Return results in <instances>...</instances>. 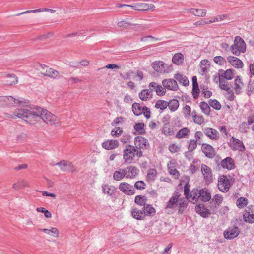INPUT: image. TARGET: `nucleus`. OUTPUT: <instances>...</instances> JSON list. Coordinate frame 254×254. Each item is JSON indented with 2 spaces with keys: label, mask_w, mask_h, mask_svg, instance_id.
Returning a JSON list of instances; mask_svg holds the SVG:
<instances>
[{
  "label": "nucleus",
  "mask_w": 254,
  "mask_h": 254,
  "mask_svg": "<svg viewBox=\"0 0 254 254\" xmlns=\"http://www.w3.org/2000/svg\"><path fill=\"white\" fill-rule=\"evenodd\" d=\"M13 114L30 124L42 119L46 124L52 125L56 124L58 121L57 117L50 112L38 106L16 109Z\"/></svg>",
  "instance_id": "1"
},
{
  "label": "nucleus",
  "mask_w": 254,
  "mask_h": 254,
  "mask_svg": "<svg viewBox=\"0 0 254 254\" xmlns=\"http://www.w3.org/2000/svg\"><path fill=\"white\" fill-rule=\"evenodd\" d=\"M142 156V151L134 146L128 145L123 151V159L126 163H131L135 156L140 158Z\"/></svg>",
  "instance_id": "2"
},
{
  "label": "nucleus",
  "mask_w": 254,
  "mask_h": 254,
  "mask_svg": "<svg viewBox=\"0 0 254 254\" xmlns=\"http://www.w3.org/2000/svg\"><path fill=\"white\" fill-rule=\"evenodd\" d=\"M230 51L233 55L239 56L246 51V44L239 36H235L234 43L230 47Z\"/></svg>",
  "instance_id": "3"
},
{
  "label": "nucleus",
  "mask_w": 254,
  "mask_h": 254,
  "mask_svg": "<svg viewBox=\"0 0 254 254\" xmlns=\"http://www.w3.org/2000/svg\"><path fill=\"white\" fill-rule=\"evenodd\" d=\"M189 191L190 185L189 183H186L184 186V195L186 198L193 203H197L200 198V189H193L190 193H189Z\"/></svg>",
  "instance_id": "4"
},
{
  "label": "nucleus",
  "mask_w": 254,
  "mask_h": 254,
  "mask_svg": "<svg viewBox=\"0 0 254 254\" xmlns=\"http://www.w3.org/2000/svg\"><path fill=\"white\" fill-rule=\"evenodd\" d=\"M152 68L157 72L168 73L172 70V66L162 61H155L152 64Z\"/></svg>",
  "instance_id": "5"
},
{
  "label": "nucleus",
  "mask_w": 254,
  "mask_h": 254,
  "mask_svg": "<svg viewBox=\"0 0 254 254\" xmlns=\"http://www.w3.org/2000/svg\"><path fill=\"white\" fill-rule=\"evenodd\" d=\"M229 145L233 151H239L243 152L246 150V147L242 141L234 137H232L230 138Z\"/></svg>",
  "instance_id": "6"
},
{
  "label": "nucleus",
  "mask_w": 254,
  "mask_h": 254,
  "mask_svg": "<svg viewBox=\"0 0 254 254\" xmlns=\"http://www.w3.org/2000/svg\"><path fill=\"white\" fill-rule=\"evenodd\" d=\"M181 194L179 191H175L172 196L170 197V199L167 203L166 206L165 207V210L167 211L168 210L174 209L176 206L178 205V202L180 200V197Z\"/></svg>",
  "instance_id": "7"
},
{
  "label": "nucleus",
  "mask_w": 254,
  "mask_h": 254,
  "mask_svg": "<svg viewBox=\"0 0 254 254\" xmlns=\"http://www.w3.org/2000/svg\"><path fill=\"white\" fill-rule=\"evenodd\" d=\"M201 171L206 183H211L213 179L211 169L207 165L202 164L201 165Z\"/></svg>",
  "instance_id": "8"
},
{
  "label": "nucleus",
  "mask_w": 254,
  "mask_h": 254,
  "mask_svg": "<svg viewBox=\"0 0 254 254\" xmlns=\"http://www.w3.org/2000/svg\"><path fill=\"white\" fill-rule=\"evenodd\" d=\"M119 189L122 192L128 195H132L135 193L134 187L126 182L121 183L119 186Z\"/></svg>",
  "instance_id": "9"
},
{
  "label": "nucleus",
  "mask_w": 254,
  "mask_h": 254,
  "mask_svg": "<svg viewBox=\"0 0 254 254\" xmlns=\"http://www.w3.org/2000/svg\"><path fill=\"white\" fill-rule=\"evenodd\" d=\"M230 187V181L226 176L222 175L219 177L218 179V187L221 191L223 192H227Z\"/></svg>",
  "instance_id": "10"
},
{
  "label": "nucleus",
  "mask_w": 254,
  "mask_h": 254,
  "mask_svg": "<svg viewBox=\"0 0 254 254\" xmlns=\"http://www.w3.org/2000/svg\"><path fill=\"white\" fill-rule=\"evenodd\" d=\"M239 229L237 226L229 227L224 232V237L227 239H233L240 234Z\"/></svg>",
  "instance_id": "11"
},
{
  "label": "nucleus",
  "mask_w": 254,
  "mask_h": 254,
  "mask_svg": "<svg viewBox=\"0 0 254 254\" xmlns=\"http://www.w3.org/2000/svg\"><path fill=\"white\" fill-rule=\"evenodd\" d=\"M60 166L61 170L64 172H73L76 171V169L72 163L66 160H62L55 164Z\"/></svg>",
  "instance_id": "12"
},
{
  "label": "nucleus",
  "mask_w": 254,
  "mask_h": 254,
  "mask_svg": "<svg viewBox=\"0 0 254 254\" xmlns=\"http://www.w3.org/2000/svg\"><path fill=\"white\" fill-rule=\"evenodd\" d=\"M243 219L245 222L249 223H254V206L250 205L245 209Z\"/></svg>",
  "instance_id": "13"
},
{
  "label": "nucleus",
  "mask_w": 254,
  "mask_h": 254,
  "mask_svg": "<svg viewBox=\"0 0 254 254\" xmlns=\"http://www.w3.org/2000/svg\"><path fill=\"white\" fill-rule=\"evenodd\" d=\"M20 102L11 96L0 97V106H12Z\"/></svg>",
  "instance_id": "14"
},
{
  "label": "nucleus",
  "mask_w": 254,
  "mask_h": 254,
  "mask_svg": "<svg viewBox=\"0 0 254 254\" xmlns=\"http://www.w3.org/2000/svg\"><path fill=\"white\" fill-rule=\"evenodd\" d=\"M220 165L222 168L231 170L235 168V164L233 159L227 157L221 161Z\"/></svg>",
  "instance_id": "15"
},
{
  "label": "nucleus",
  "mask_w": 254,
  "mask_h": 254,
  "mask_svg": "<svg viewBox=\"0 0 254 254\" xmlns=\"http://www.w3.org/2000/svg\"><path fill=\"white\" fill-rule=\"evenodd\" d=\"M135 147L141 150V149L146 148L149 144L148 140L141 136H137L134 139Z\"/></svg>",
  "instance_id": "16"
},
{
  "label": "nucleus",
  "mask_w": 254,
  "mask_h": 254,
  "mask_svg": "<svg viewBox=\"0 0 254 254\" xmlns=\"http://www.w3.org/2000/svg\"><path fill=\"white\" fill-rule=\"evenodd\" d=\"M119 145V141L115 139H108L102 143V147L107 150H113Z\"/></svg>",
  "instance_id": "17"
},
{
  "label": "nucleus",
  "mask_w": 254,
  "mask_h": 254,
  "mask_svg": "<svg viewBox=\"0 0 254 254\" xmlns=\"http://www.w3.org/2000/svg\"><path fill=\"white\" fill-rule=\"evenodd\" d=\"M201 149L205 156L208 158H213L215 155V151L210 145L203 144Z\"/></svg>",
  "instance_id": "18"
},
{
  "label": "nucleus",
  "mask_w": 254,
  "mask_h": 254,
  "mask_svg": "<svg viewBox=\"0 0 254 254\" xmlns=\"http://www.w3.org/2000/svg\"><path fill=\"white\" fill-rule=\"evenodd\" d=\"M124 170L126 178L133 179L138 174V170L135 166H129L124 169Z\"/></svg>",
  "instance_id": "19"
},
{
  "label": "nucleus",
  "mask_w": 254,
  "mask_h": 254,
  "mask_svg": "<svg viewBox=\"0 0 254 254\" xmlns=\"http://www.w3.org/2000/svg\"><path fill=\"white\" fill-rule=\"evenodd\" d=\"M162 85L165 88L170 90L176 91L178 89L176 81L173 79L163 80L162 81Z\"/></svg>",
  "instance_id": "20"
},
{
  "label": "nucleus",
  "mask_w": 254,
  "mask_h": 254,
  "mask_svg": "<svg viewBox=\"0 0 254 254\" xmlns=\"http://www.w3.org/2000/svg\"><path fill=\"white\" fill-rule=\"evenodd\" d=\"M204 134L209 139L217 140L219 138V134L217 130L212 128H206L203 129Z\"/></svg>",
  "instance_id": "21"
},
{
  "label": "nucleus",
  "mask_w": 254,
  "mask_h": 254,
  "mask_svg": "<svg viewBox=\"0 0 254 254\" xmlns=\"http://www.w3.org/2000/svg\"><path fill=\"white\" fill-rule=\"evenodd\" d=\"M227 59L228 62L236 68H242L244 66L243 62L236 57L230 56Z\"/></svg>",
  "instance_id": "22"
},
{
  "label": "nucleus",
  "mask_w": 254,
  "mask_h": 254,
  "mask_svg": "<svg viewBox=\"0 0 254 254\" xmlns=\"http://www.w3.org/2000/svg\"><path fill=\"white\" fill-rule=\"evenodd\" d=\"M143 209L140 210L138 208H133L131 211L132 217L138 220H144L145 218Z\"/></svg>",
  "instance_id": "23"
},
{
  "label": "nucleus",
  "mask_w": 254,
  "mask_h": 254,
  "mask_svg": "<svg viewBox=\"0 0 254 254\" xmlns=\"http://www.w3.org/2000/svg\"><path fill=\"white\" fill-rule=\"evenodd\" d=\"M199 199L202 202H207L211 199V195L209 190L206 188L200 189Z\"/></svg>",
  "instance_id": "24"
},
{
  "label": "nucleus",
  "mask_w": 254,
  "mask_h": 254,
  "mask_svg": "<svg viewBox=\"0 0 254 254\" xmlns=\"http://www.w3.org/2000/svg\"><path fill=\"white\" fill-rule=\"evenodd\" d=\"M195 210L198 214L204 218L207 217L208 215L210 213L209 212V210L207 209L203 204L196 205Z\"/></svg>",
  "instance_id": "25"
},
{
  "label": "nucleus",
  "mask_w": 254,
  "mask_h": 254,
  "mask_svg": "<svg viewBox=\"0 0 254 254\" xmlns=\"http://www.w3.org/2000/svg\"><path fill=\"white\" fill-rule=\"evenodd\" d=\"M41 74L45 76L55 78L59 76V72L48 66L45 71H41Z\"/></svg>",
  "instance_id": "26"
},
{
  "label": "nucleus",
  "mask_w": 254,
  "mask_h": 254,
  "mask_svg": "<svg viewBox=\"0 0 254 254\" xmlns=\"http://www.w3.org/2000/svg\"><path fill=\"white\" fill-rule=\"evenodd\" d=\"M129 7L136 10L146 11L152 8L153 7H154V5L153 4H148L147 3H137L134 5L129 6Z\"/></svg>",
  "instance_id": "27"
},
{
  "label": "nucleus",
  "mask_w": 254,
  "mask_h": 254,
  "mask_svg": "<svg viewBox=\"0 0 254 254\" xmlns=\"http://www.w3.org/2000/svg\"><path fill=\"white\" fill-rule=\"evenodd\" d=\"M233 70L229 69L224 71L223 70H219V77H223L227 80H231L233 78L234 73Z\"/></svg>",
  "instance_id": "28"
},
{
  "label": "nucleus",
  "mask_w": 254,
  "mask_h": 254,
  "mask_svg": "<svg viewBox=\"0 0 254 254\" xmlns=\"http://www.w3.org/2000/svg\"><path fill=\"white\" fill-rule=\"evenodd\" d=\"M139 97L142 101H147L152 97V93L149 89H143L139 93Z\"/></svg>",
  "instance_id": "29"
},
{
  "label": "nucleus",
  "mask_w": 254,
  "mask_h": 254,
  "mask_svg": "<svg viewBox=\"0 0 254 254\" xmlns=\"http://www.w3.org/2000/svg\"><path fill=\"white\" fill-rule=\"evenodd\" d=\"M244 84L242 82L241 79L239 76H237L234 80V89L236 94H239L241 92V90L244 87Z\"/></svg>",
  "instance_id": "30"
},
{
  "label": "nucleus",
  "mask_w": 254,
  "mask_h": 254,
  "mask_svg": "<svg viewBox=\"0 0 254 254\" xmlns=\"http://www.w3.org/2000/svg\"><path fill=\"white\" fill-rule=\"evenodd\" d=\"M145 217L146 216H153L156 213L155 209L150 204H146L143 208Z\"/></svg>",
  "instance_id": "31"
},
{
  "label": "nucleus",
  "mask_w": 254,
  "mask_h": 254,
  "mask_svg": "<svg viewBox=\"0 0 254 254\" xmlns=\"http://www.w3.org/2000/svg\"><path fill=\"white\" fill-rule=\"evenodd\" d=\"M176 165V162L175 160H172L168 163L167 167L171 174L178 176L180 174L179 171L175 168Z\"/></svg>",
  "instance_id": "32"
},
{
  "label": "nucleus",
  "mask_w": 254,
  "mask_h": 254,
  "mask_svg": "<svg viewBox=\"0 0 254 254\" xmlns=\"http://www.w3.org/2000/svg\"><path fill=\"white\" fill-rule=\"evenodd\" d=\"M178 213L183 214L188 206V202L184 198H180L178 202Z\"/></svg>",
  "instance_id": "33"
},
{
  "label": "nucleus",
  "mask_w": 254,
  "mask_h": 254,
  "mask_svg": "<svg viewBox=\"0 0 254 254\" xmlns=\"http://www.w3.org/2000/svg\"><path fill=\"white\" fill-rule=\"evenodd\" d=\"M113 179L117 181L122 180L125 177V171L123 168H119L113 173Z\"/></svg>",
  "instance_id": "34"
},
{
  "label": "nucleus",
  "mask_w": 254,
  "mask_h": 254,
  "mask_svg": "<svg viewBox=\"0 0 254 254\" xmlns=\"http://www.w3.org/2000/svg\"><path fill=\"white\" fill-rule=\"evenodd\" d=\"M144 107H142L139 103H134L132 105V110L136 116L140 115L144 111Z\"/></svg>",
  "instance_id": "35"
},
{
  "label": "nucleus",
  "mask_w": 254,
  "mask_h": 254,
  "mask_svg": "<svg viewBox=\"0 0 254 254\" xmlns=\"http://www.w3.org/2000/svg\"><path fill=\"white\" fill-rule=\"evenodd\" d=\"M190 132V130L189 128L184 127L177 133L176 137L178 139L187 138Z\"/></svg>",
  "instance_id": "36"
},
{
  "label": "nucleus",
  "mask_w": 254,
  "mask_h": 254,
  "mask_svg": "<svg viewBox=\"0 0 254 254\" xmlns=\"http://www.w3.org/2000/svg\"><path fill=\"white\" fill-rule=\"evenodd\" d=\"M39 231H41L44 233L50 235L54 237L57 238L59 236V232L58 230L55 227H52L50 229H39Z\"/></svg>",
  "instance_id": "37"
},
{
  "label": "nucleus",
  "mask_w": 254,
  "mask_h": 254,
  "mask_svg": "<svg viewBox=\"0 0 254 254\" xmlns=\"http://www.w3.org/2000/svg\"><path fill=\"white\" fill-rule=\"evenodd\" d=\"M175 78L180 83H182L184 86H187L189 84V81L188 78L180 73L175 74Z\"/></svg>",
  "instance_id": "38"
},
{
  "label": "nucleus",
  "mask_w": 254,
  "mask_h": 254,
  "mask_svg": "<svg viewBox=\"0 0 254 254\" xmlns=\"http://www.w3.org/2000/svg\"><path fill=\"white\" fill-rule=\"evenodd\" d=\"M17 82V77L15 75L11 74L7 75L6 80L4 81L5 84L6 85H13Z\"/></svg>",
  "instance_id": "39"
},
{
  "label": "nucleus",
  "mask_w": 254,
  "mask_h": 254,
  "mask_svg": "<svg viewBox=\"0 0 254 254\" xmlns=\"http://www.w3.org/2000/svg\"><path fill=\"white\" fill-rule=\"evenodd\" d=\"M172 60L173 63L177 65H181L184 62V56L180 53L175 54L173 57Z\"/></svg>",
  "instance_id": "40"
},
{
  "label": "nucleus",
  "mask_w": 254,
  "mask_h": 254,
  "mask_svg": "<svg viewBox=\"0 0 254 254\" xmlns=\"http://www.w3.org/2000/svg\"><path fill=\"white\" fill-rule=\"evenodd\" d=\"M162 133L166 136H171L174 134V131L173 128L166 123L162 128Z\"/></svg>",
  "instance_id": "41"
},
{
  "label": "nucleus",
  "mask_w": 254,
  "mask_h": 254,
  "mask_svg": "<svg viewBox=\"0 0 254 254\" xmlns=\"http://www.w3.org/2000/svg\"><path fill=\"white\" fill-rule=\"evenodd\" d=\"M168 106L172 112L176 111L179 106V101L177 99L171 100L168 102Z\"/></svg>",
  "instance_id": "42"
},
{
  "label": "nucleus",
  "mask_w": 254,
  "mask_h": 254,
  "mask_svg": "<svg viewBox=\"0 0 254 254\" xmlns=\"http://www.w3.org/2000/svg\"><path fill=\"white\" fill-rule=\"evenodd\" d=\"M209 106V103L207 104L204 101H202L199 104V106L202 112L207 115H209L210 113L211 109Z\"/></svg>",
  "instance_id": "43"
},
{
  "label": "nucleus",
  "mask_w": 254,
  "mask_h": 254,
  "mask_svg": "<svg viewBox=\"0 0 254 254\" xmlns=\"http://www.w3.org/2000/svg\"><path fill=\"white\" fill-rule=\"evenodd\" d=\"M147 198L145 196L137 195L135 197L134 202L140 206H143L146 205Z\"/></svg>",
  "instance_id": "44"
},
{
  "label": "nucleus",
  "mask_w": 254,
  "mask_h": 254,
  "mask_svg": "<svg viewBox=\"0 0 254 254\" xmlns=\"http://www.w3.org/2000/svg\"><path fill=\"white\" fill-rule=\"evenodd\" d=\"M28 184L25 180H21L18 181L13 185V188L15 190H18L25 187H28Z\"/></svg>",
  "instance_id": "45"
},
{
  "label": "nucleus",
  "mask_w": 254,
  "mask_h": 254,
  "mask_svg": "<svg viewBox=\"0 0 254 254\" xmlns=\"http://www.w3.org/2000/svg\"><path fill=\"white\" fill-rule=\"evenodd\" d=\"M248 203V200L247 198L243 197L239 198L236 201L237 206L240 208H243L246 206Z\"/></svg>",
  "instance_id": "46"
},
{
  "label": "nucleus",
  "mask_w": 254,
  "mask_h": 254,
  "mask_svg": "<svg viewBox=\"0 0 254 254\" xmlns=\"http://www.w3.org/2000/svg\"><path fill=\"white\" fill-rule=\"evenodd\" d=\"M168 102L165 100H158L155 103V107L157 109H160L161 110H165L168 106Z\"/></svg>",
  "instance_id": "47"
},
{
  "label": "nucleus",
  "mask_w": 254,
  "mask_h": 254,
  "mask_svg": "<svg viewBox=\"0 0 254 254\" xmlns=\"http://www.w3.org/2000/svg\"><path fill=\"white\" fill-rule=\"evenodd\" d=\"M157 176V171L155 169H150L148 171L147 175V180L148 181H153Z\"/></svg>",
  "instance_id": "48"
},
{
  "label": "nucleus",
  "mask_w": 254,
  "mask_h": 254,
  "mask_svg": "<svg viewBox=\"0 0 254 254\" xmlns=\"http://www.w3.org/2000/svg\"><path fill=\"white\" fill-rule=\"evenodd\" d=\"M190 11H192V14L196 16L204 17L206 14V10L202 9H191Z\"/></svg>",
  "instance_id": "49"
},
{
  "label": "nucleus",
  "mask_w": 254,
  "mask_h": 254,
  "mask_svg": "<svg viewBox=\"0 0 254 254\" xmlns=\"http://www.w3.org/2000/svg\"><path fill=\"white\" fill-rule=\"evenodd\" d=\"M209 105L214 109L219 110L221 108V105L217 100L210 99L208 102Z\"/></svg>",
  "instance_id": "50"
},
{
  "label": "nucleus",
  "mask_w": 254,
  "mask_h": 254,
  "mask_svg": "<svg viewBox=\"0 0 254 254\" xmlns=\"http://www.w3.org/2000/svg\"><path fill=\"white\" fill-rule=\"evenodd\" d=\"M214 62L219 65H223L226 64V61L223 57L217 56L213 58Z\"/></svg>",
  "instance_id": "51"
},
{
  "label": "nucleus",
  "mask_w": 254,
  "mask_h": 254,
  "mask_svg": "<svg viewBox=\"0 0 254 254\" xmlns=\"http://www.w3.org/2000/svg\"><path fill=\"white\" fill-rule=\"evenodd\" d=\"M247 92L249 96L254 94V80H250L247 86Z\"/></svg>",
  "instance_id": "52"
},
{
  "label": "nucleus",
  "mask_w": 254,
  "mask_h": 254,
  "mask_svg": "<svg viewBox=\"0 0 254 254\" xmlns=\"http://www.w3.org/2000/svg\"><path fill=\"white\" fill-rule=\"evenodd\" d=\"M219 87L220 88L224 90L228 91L230 90V86L228 82L225 81L224 80L221 79L219 78Z\"/></svg>",
  "instance_id": "53"
},
{
  "label": "nucleus",
  "mask_w": 254,
  "mask_h": 254,
  "mask_svg": "<svg viewBox=\"0 0 254 254\" xmlns=\"http://www.w3.org/2000/svg\"><path fill=\"white\" fill-rule=\"evenodd\" d=\"M144 124L143 123H138L134 125V128L135 130L138 131L140 134H142L144 132Z\"/></svg>",
  "instance_id": "54"
},
{
  "label": "nucleus",
  "mask_w": 254,
  "mask_h": 254,
  "mask_svg": "<svg viewBox=\"0 0 254 254\" xmlns=\"http://www.w3.org/2000/svg\"><path fill=\"white\" fill-rule=\"evenodd\" d=\"M50 11V9H47V8L38 9H36V10H28V11H26L25 12H23L22 13H18L16 14V15L19 16V15H21L24 14L31 13H37V12H44V11L47 12V11Z\"/></svg>",
  "instance_id": "55"
},
{
  "label": "nucleus",
  "mask_w": 254,
  "mask_h": 254,
  "mask_svg": "<svg viewBox=\"0 0 254 254\" xmlns=\"http://www.w3.org/2000/svg\"><path fill=\"white\" fill-rule=\"evenodd\" d=\"M102 192L104 194L112 195L114 193V190H111V188L108 185H104L102 186Z\"/></svg>",
  "instance_id": "56"
},
{
  "label": "nucleus",
  "mask_w": 254,
  "mask_h": 254,
  "mask_svg": "<svg viewBox=\"0 0 254 254\" xmlns=\"http://www.w3.org/2000/svg\"><path fill=\"white\" fill-rule=\"evenodd\" d=\"M194 122L198 125H202L204 122V119L203 116L200 115H197V116H194L193 119Z\"/></svg>",
  "instance_id": "57"
},
{
  "label": "nucleus",
  "mask_w": 254,
  "mask_h": 254,
  "mask_svg": "<svg viewBox=\"0 0 254 254\" xmlns=\"http://www.w3.org/2000/svg\"><path fill=\"white\" fill-rule=\"evenodd\" d=\"M137 25V24L136 23H131V22H128V21H126V20L122 21L119 22L118 23V25L119 27H125V28H127L129 26H130V25Z\"/></svg>",
  "instance_id": "58"
},
{
  "label": "nucleus",
  "mask_w": 254,
  "mask_h": 254,
  "mask_svg": "<svg viewBox=\"0 0 254 254\" xmlns=\"http://www.w3.org/2000/svg\"><path fill=\"white\" fill-rule=\"evenodd\" d=\"M197 147V141L194 139H190L188 146V149L189 152H192Z\"/></svg>",
  "instance_id": "59"
},
{
  "label": "nucleus",
  "mask_w": 254,
  "mask_h": 254,
  "mask_svg": "<svg viewBox=\"0 0 254 254\" xmlns=\"http://www.w3.org/2000/svg\"><path fill=\"white\" fill-rule=\"evenodd\" d=\"M146 184L142 181H136L134 186V188H135L138 190H143L145 188Z\"/></svg>",
  "instance_id": "60"
},
{
  "label": "nucleus",
  "mask_w": 254,
  "mask_h": 254,
  "mask_svg": "<svg viewBox=\"0 0 254 254\" xmlns=\"http://www.w3.org/2000/svg\"><path fill=\"white\" fill-rule=\"evenodd\" d=\"M169 150L172 153H176L180 151V147L175 144H172L169 146Z\"/></svg>",
  "instance_id": "61"
},
{
  "label": "nucleus",
  "mask_w": 254,
  "mask_h": 254,
  "mask_svg": "<svg viewBox=\"0 0 254 254\" xmlns=\"http://www.w3.org/2000/svg\"><path fill=\"white\" fill-rule=\"evenodd\" d=\"M183 113L185 117L188 118L190 115L191 108L190 106L186 105L183 108Z\"/></svg>",
  "instance_id": "62"
},
{
  "label": "nucleus",
  "mask_w": 254,
  "mask_h": 254,
  "mask_svg": "<svg viewBox=\"0 0 254 254\" xmlns=\"http://www.w3.org/2000/svg\"><path fill=\"white\" fill-rule=\"evenodd\" d=\"M165 88L162 87L161 85H158L156 90V93L158 96H163L165 94L166 90Z\"/></svg>",
  "instance_id": "63"
},
{
  "label": "nucleus",
  "mask_w": 254,
  "mask_h": 254,
  "mask_svg": "<svg viewBox=\"0 0 254 254\" xmlns=\"http://www.w3.org/2000/svg\"><path fill=\"white\" fill-rule=\"evenodd\" d=\"M123 131L120 127H116L115 129H113L111 131V134L112 136L116 137L118 135H120L122 134Z\"/></svg>",
  "instance_id": "64"
}]
</instances>
